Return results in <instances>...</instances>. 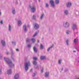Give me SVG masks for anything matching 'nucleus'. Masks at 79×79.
<instances>
[{
	"label": "nucleus",
	"instance_id": "obj_1",
	"mask_svg": "<svg viewBox=\"0 0 79 79\" xmlns=\"http://www.w3.org/2000/svg\"><path fill=\"white\" fill-rule=\"evenodd\" d=\"M30 66V62L29 61L25 62L24 64L25 69L26 71H27L29 67L28 66Z\"/></svg>",
	"mask_w": 79,
	"mask_h": 79
},
{
	"label": "nucleus",
	"instance_id": "obj_2",
	"mask_svg": "<svg viewBox=\"0 0 79 79\" xmlns=\"http://www.w3.org/2000/svg\"><path fill=\"white\" fill-rule=\"evenodd\" d=\"M4 60H5V61H6L7 63V64H12V62H11V61L9 60L8 59L4 58Z\"/></svg>",
	"mask_w": 79,
	"mask_h": 79
},
{
	"label": "nucleus",
	"instance_id": "obj_3",
	"mask_svg": "<svg viewBox=\"0 0 79 79\" xmlns=\"http://www.w3.org/2000/svg\"><path fill=\"white\" fill-rule=\"evenodd\" d=\"M30 8L31 9L32 12H34L35 11V6H33L31 7V6H30Z\"/></svg>",
	"mask_w": 79,
	"mask_h": 79
},
{
	"label": "nucleus",
	"instance_id": "obj_4",
	"mask_svg": "<svg viewBox=\"0 0 79 79\" xmlns=\"http://www.w3.org/2000/svg\"><path fill=\"white\" fill-rule=\"evenodd\" d=\"M50 3L51 5V6L52 7H55V5L54 4V1L53 0L50 1Z\"/></svg>",
	"mask_w": 79,
	"mask_h": 79
},
{
	"label": "nucleus",
	"instance_id": "obj_5",
	"mask_svg": "<svg viewBox=\"0 0 79 79\" xmlns=\"http://www.w3.org/2000/svg\"><path fill=\"white\" fill-rule=\"evenodd\" d=\"M64 26L65 27H68L69 26V24L68 22H65V24H64Z\"/></svg>",
	"mask_w": 79,
	"mask_h": 79
},
{
	"label": "nucleus",
	"instance_id": "obj_6",
	"mask_svg": "<svg viewBox=\"0 0 79 79\" xmlns=\"http://www.w3.org/2000/svg\"><path fill=\"white\" fill-rule=\"evenodd\" d=\"M34 27V28L36 29H38V28H39V25L38 24L36 23L35 24Z\"/></svg>",
	"mask_w": 79,
	"mask_h": 79
},
{
	"label": "nucleus",
	"instance_id": "obj_7",
	"mask_svg": "<svg viewBox=\"0 0 79 79\" xmlns=\"http://www.w3.org/2000/svg\"><path fill=\"white\" fill-rule=\"evenodd\" d=\"M18 77H19V74L16 73L14 76V79H17Z\"/></svg>",
	"mask_w": 79,
	"mask_h": 79
},
{
	"label": "nucleus",
	"instance_id": "obj_8",
	"mask_svg": "<svg viewBox=\"0 0 79 79\" xmlns=\"http://www.w3.org/2000/svg\"><path fill=\"white\" fill-rule=\"evenodd\" d=\"M76 27H77V26H76V24H73V26L72 27V28L73 30H74L76 28Z\"/></svg>",
	"mask_w": 79,
	"mask_h": 79
},
{
	"label": "nucleus",
	"instance_id": "obj_9",
	"mask_svg": "<svg viewBox=\"0 0 79 79\" xmlns=\"http://www.w3.org/2000/svg\"><path fill=\"white\" fill-rule=\"evenodd\" d=\"M67 6L68 7H70L71 6V3L70 2H68L66 4Z\"/></svg>",
	"mask_w": 79,
	"mask_h": 79
},
{
	"label": "nucleus",
	"instance_id": "obj_10",
	"mask_svg": "<svg viewBox=\"0 0 79 79\" xmlns=\"http://www.w3.org/2000/svg\"><path fill=\"white\" fill-rule=\"evenodd\" d=\"M1 43L3 46H5V41L2 40L1 41Z\"/></svg>",
	"mask_w": 79,
	"mask_h": 79
},
{
	"label": "nucleus",
	"instance_id": "obj_11",
	"mask_svg": "<svg viewBox=\"0 0 79 79\" xmlns=\"http://www.w3.org/2000/svg\"><path fill=\"white\" fill-rule=\"evenodd\" d=\"M7 73L8 74H10L11 73V70L9 69L7 70Z\"/></svg>",
	"mask_w": 79,
	"mask_h": 79
},
{
	"label": "nucleus",
	"instance_id": "obj_12",
	"mask_svg": "<svg viewBox=\"0 0 79 79\" xmlns=\"http://www.w3.org/2000/svg\"><path fill=\"white\" fill-rule=\"evenodd\" d=\"M23 29L25 32L27 31V29H26V25H24L23 26Z\"/></svg>",
	"mask_w": 79,
	"mask_h": 79
},
{
	"label": "nucleus",
	"instance_id": "obj_13",
	"mask_svg": "<svg viewBox=\"0 0 79 79\" xmlns=\"http://www.w3.org/2000/svg\"><path fill=\"white\" fill-rule=\"evenodd\" d=\"M46 58V57L45 56H41L40 57L41 60H45Z\"/></svg>",
	"mask_w": 79,
	"mask_h": 79
},
{
	"label": "nucleus",
	"instance_id": "obj_14",
	"mask_svg": "<svg viewBox=\"0 0 79 79\" xmlns=\"http://www.w3.org/2000/svg\"><path fill=\"white\" fill-rule=\"evenodd\" d=\"M19 26H21L22 24V23L21 21L20 20H19L18 22Z\"/></svg>",
	"mask_w": 79,
	"mask_h": 79
},
{
	"label": "nucleus",
	"instance_id": "obj_15",
	"mask_svg": "<svg viewBox=\"0 0 79 79\" xmlns=\"http://www.w3.org/2000/svg\"><path fill=\"white\" fill-rule=\"evenodd\" d=\"M49 74V73L48 72H46L45 73V76L46 77H48V75Z\"/></svg>",
	"mask_w": 79,
	"mask_h": 79
},
{
	"label": "nucleus",
	"instance_id": "obj_16",
	"mask_svg": "<svg viewBox=\"0 0 79 79\" xmlns=\"http://www.w3.org/2000/svg\"><path fill=\"white\" fill-rule=\"evenodd\" d=\"M33 49L35 52V53H37V48H35V47H34Z\"/></svg>",
	"mask_w": 79,
	"mask_h": 79
},
{
	"label": "nucleus",
	"instance_id": "obj_17",
	"mask_svg": "<svg viewBox=\"0 0 79 79\" xmlns=\"http://www.w3.org/2000/svg\"><path fill=\"white\" fill-rule=\"evenodd\" d=\"M60 1L59 0H56L55 1V3L56 4H58L59 3Z\"/></svg>",
	"mask_w": 79,
	"mask_h": 79
},
{
	"label": "nucleus",
	"instance_id": "obj_18",
	"mask_svg": "<svg viewBox=\"0 0 79 79\" xmlns=\"http://www.w3.org/2000/svg\"><path fill=\"white\" fill-rule=\"evenodd\" d=\"M9 31H11V26L10 25H9Z\"/></svg>",
	"mask_w": 79,
	"mask_h": 79
},
{
	"label": "nucleus",
	"instance_id": "obj_19",
	"mask_svg": "<svg viewBox=\"0 0 79 79\" xmlns=\"http://www.w3.org/2000/svg\"><path fill=\"white\" fill-rule=\"evenodd\" d=\"M65 15H68V11L67 10H65L64 11Z\"/></svg>",
	"mask_w": 79,
	"mask_h": 79
},
{
	"label": "nucleus",
	"instance_id": "obj_20",
	"mask_svg": "<svg viewBox=\"0 0 79 79\" xmlns=\"http://www.w3.org/2000/svg\"><path fill=\"white\" fill-rule=\"evenodd\" d=\"M53 47V45L50 48H48V52H49V50L51 48H52Z\"/></svg>",
	"mask_w": 79,
	"mask_h": 79
},
{
	"label": "nucleus",
	"instance_id": "obj_21",
	"mask_svg": "<svg viewBox=\"0 0 79 79\" xmlns=\"http://www.w3.org/2000/svg\"><path fill=\"white\" fill-rule=\"evenodd\" d=\"M78 42V40L77 39H75L74 40V43H76V42Z\"/></svg>",
	"mask_w": 79,
	"mask_h": 79
},
{
	"label": "nucleus",
	"instance_id": "obj_22",
	"mask_svg": "<svg viewBox=\"0 0 79 79\" xmlns=\"http://www.w3.org/2000/svg\"><path fill=\"white\" fill-rule=\"evenodd\" d=\"M31 40L32 42L33 43H34L35 42V39H32Z\"/></svg>",
	"mask_w": 79,
	"mask_h": 79
},
{
	"label": "nucleus",
	"instance_id": "obj_23",
	"mask_svg": "<svg viewBox=\"0 0 79 79\" xmlns=\"http://www.w3.org/2000/svg\"><path fill=\"white\" fill-rule=\"evenodd\" d=\"M33 63L34 65H36V64H37V62L36 61H34L33 62Z\"/></svg>",
	"mask_w": 79,
	"mask_h": 79
},
{
	"label": "nucleus",
	"instance_id": "obj_24",
	"mask_svg": "<svg viewBox=\"0 0 79 79\" xmlns=\"http://www.w3.org/2000/svg\"><path fill=\"white\" fill-rule=\"evenodd\" d=\"M12 13L14 15H15V9H13L12 10Z\"/></svg>",
	"mask_w": 79,
	"mask_h": 79
},
{
	"label": "nucleus",
	"instance_id": "obj_25",
	"mask_svg": "<svg viewBox=\"0 0 79 79\" xmlns=\"http://www.w3.org/2000/svg\"><path fill=\"white\" fill-rule=\"evenodd\" d=\"M40 48L41 49H43V48H44V46H43V45L41 44Z\"/></svg>",
	"mask_w": 79,
	"mask_h": 79
},
{
	"label": "nucleus",
	"instance_id": "obj_26",
	"mask_svg": "<svg viewBox=\"0 0 79 79\" xmlns=\"http://www.w3.org/2000/svg\"><path fill=\"white\" fill-rule=\"evenodd\" d=\"M33 60H37V58L35 57H33Z\"/></svg>",
	"mask_w": 79,
	"mask_h": 79
},
{
	"label": "nucleus",
	"instance_id": "obj_27",
	"mask_svg": "<svg viewBox=\"0 0 79 79\" xmlns=\"http://www.w3.org/2000/svg\"><path fill=\"white\" fill-rule=\"evenodd\" d=\"M32 19H35V15H33V17H32Z\"/></svg>",
	"mask_w": 79,
	"mask_h": 79
},
{
	"label": "nucleus",
	"instance_id": "obj_28",
	"mask_svg": "<svg viewBox=\"0 0 79 79\" xmlns=\"http://www.w3.org/2000/svg\"><path fill=\"white\" fill-rule=\"evenodd\" d=\"M37 32H36L35 33V34L33 35V37H35L37 35Z\"/></svg>",
	"mask_w": 79,
	"mask_h": 79
},
{
	"label": "nucleus",
	"instance_id": "obj_29",
	"mask_svg": "<svg viewBox=\"0 0 79 79\" xmlns=\"http://www.w3.org/2000/svg\"><path fill=\"white\" fill-rule=\"evenodd\" d=\"M44 14H42L40 17V19H42V18H43V17H44Z\"/></svg>",
	"mask_w": 79,
	"mask_h": 79
},
{
	"label": "nucleus",
	"instance_id": "obj_30",
	"mask_svg": "<svg viewBox=\"0 0 79 79\" xmlns=\"http://www.w3.org/2000/svg\"><path fill=\"white\" fill-rule=\"evenodd\" d=\"M61 60H59L58 61V63L59 64H61Z\"/></svg>",
	"mask_w": 79,
	"mask_h": 79
},
{
	"label": "nucleus",
	"instance_id": "obj_31",
	"mask_svg": "<svg viewBox=\"0 0 79 79\" xmlns=\"http://www.w3.org/2000/svg\"><path fill=\"white\" fill-rule=\"evenodd\" d=\"M69 31H66V33L67 34H69Z\"/></svg>",
	"mask_w": 79,
	"mask_h": 79
},
{
	"label": "nucleus",
	"instance_id": "obj_32",
	"mask_svg": "<svg viewBox=\"0 0 79 79\" xmlns=\"http://www.w3.org/2000/svg\"><path fill=\"white\" fill-rule=\"evenodd\" d=\"M29 41V39H27L26 40V42H28Z\"/></svg>",
	"mask_w": 79,
	"mask_h": 79
},
{
	"label": "nucleus",
	"instance_id": "obj_33",
	"mask_svg": "<svg viewBox=\"0 0 79 79\" xmlns=\"http://www.w3.org/2000/svg\"><path fill=\"white\" fill-rule=\"evenodd\" d=\"M48 6H49V5H48V4H47V3L46 4V7H48Z\"/></svg>",
	"mask_w": 79,
	"mask_h": 79
},
{
	"label": "nucleus",
	"instance_id": "obj_34",
	"mask_svg": "<svg viewBox=\"0 0 79 79\" xmlns=\"http://www.w3.org/2000/svg\"><path fill=\"white\" fill-rule=\"evenodd\" d=\"M68 40H66V44H67V45H68Z\"/></svg>",
	"mask_w": 79,
	"mask_h": 79
},
{
	"label": "nucleus",
	"instance_id": "obj_35",
	"mask_svg": "<svg viewBox=\"0 0 79 79\" xmlns=\"http://www.w3.org/2000/svg\"><path fill=\"white\" fill-rule=\"evenodd\" d=\"M35 67L36 68H38V66H36V65H35Z\"/></svg>",
	"mask_w": 79,
	"mask_h": 79
},
{
	"label": "nucleus",
	"instance_id": "obj_36",
	"mask_svg": "<svg viewBox=\"0 0 79 79\" xmlns=\"http://www.w3.org/2000/svg\"><path fill=\"white\" fill-rule=\"evenodd\" d=\"M12 44H16V43L15 42H12Z\"/></svg>",
	"mask_w": 79,
	"mask_h": 79
},
{
	"label": "nucleus",
	"instance_id": "obj_37",
	"mask_svg": "<svg viewBox=\"0 0 79 79\" xmlns=\"http://www.w3.org/2000/svg\"><path fill=\"white\" fill-rule=\"evenodd\" d=\"M41 73H43V72L44 71V69H41Z\"/></svg>",
	"mask_w": 79,
	"mask_h": 79
},
{
	"label": "nucleus",
	"instance_id": "obj_38",
	"mask_svg": "<svg viewBox=\"0 0 79 79\" xmlns=\"http://www.w3.org/2000/svg\"><path fill=\"white\" fill-rule=\"evenodd\" d=\"M27 46L28 47H31V45H29V44H28L27 45Z\"/></svg>",
	"mask_w": 79,
	"mask_h": 79
},
{
	"label": "nucleus",
	"instance_id": "obj_39",
	"mask_svg": "<svg viewBox=\"0 0 79 79\" xmlns=\"http://www.w3.org/2000/svg\"><path fill=\"white\" fill-rule=\"evenodd\" d=\"M0 23L1 24H3V21H1Z\"/></svg>",
	"mask_w": 79,
	"mask_h": 79
},
{
	"label": "nucleus",
	"instance_id": "obj_40",
	"mask_svg": "<svg viewBox=\"0 0 79 79\" xmlns=\"http://www.w3.org/2000/svg\"><path fill=\"white\" fill-rule=\"evenodd\" d=\"M35 76V73L33 74V76Z\"/></svg>",
	"mask_w": 79,
	"mask_h": 79
},
{
	"label": "nucleus",
	"instance_id": "obj_41",
	"mask_svg": "<svg viewBox=\"0 0 79 79\" xmlns=\"http://www.w3.org/2000/svg\"><path fill=\"white\" fill-rule=\"evenodd\" d=\"M16 51H19V50H18V49H16Z\"/></svg>",
	"mask_w": 79,
	"mask_h": 79
},
{
	"label": "nucleus",
	"instance_id": "obj_42",
	"mask_svg": "<svg viewBox=\"0 0 79 79\" xmlns=\"http://www.w3.org/2000/svg\"><path fill=\"white\" fill-rule=\"evenodd\" d=\"M1 71H2V70H0V74L1 73Z\"/></svg>",
	"mask_w": 79,
	"mask_h": 79
},
{
	"label": "nucleus",
	"instance_id": "obj_43",
	"mask_svg": "<svg viewBox=\"0 0 79 79\" xmlns=\"http://www.w3.org/2000/svg\"><path fill=\"white\" fill-rule=\"evenodd\" d=\"M37 41H38V43H39V40H38Z\"/></svg>",
	"mask_w": 79,
	"mask_h": 79
},
{
	"label": "nucleus",
	"instance_id": "obj_44",
	"mask_svg": "<svg viewBox=\"0 0 79 79\" xmlns=\"http://www.w3.org/2000/svg\"><path fill=\"white\" fill-rule=\"evenodd\" d=\"M1 15V12L0 11V16Z\"/></svg>",
	"mask_w": 79,
	"mask_h": 79
},
{
	"label": "nucleus",
	"instance_id": "obj_45",
	"mask_svg": "<svg viewBox=\"0 0 79 79\" xmlns=\"http://www.w3.org/2000/svg\"><path fill=\"white\" fill-rule=\"evenodd\" d=\"M73 52H76V51H74Z\"/></svg>",
	"mask_w": 79,
	"mask_h": 79
},
{
	"label": "nucleus",
	"instance_id": "obj_46",
	"mask_svg": "<svg viewBox=\"0 0 79 79\" xmlns=\"http://www.w3.org/2000/svg\"><path fill=\"white\" fill-rule=\"evenodd\" d=\"M13 66H14V64H13Z\"/></svg>",
	"mask_w": 79,
	"mask_h": 79
},
{
	"label": "nucleus",
	"instance_id": "obj_47",
	"mask_svg": "<svg viewBox=\"0 0 79 79\" xmlns=\"http://www.w3.org/2000/svg\"><path fill=\"white\" fill-rule=\"evenodd\" d=\"M32 69H31V70H30V71H32Z\"/></svg>",
	"mask_w": 79,
	"mask_h": 79
},
{
	"label": "nucleus",
	"instance_id": "obj_48",
	"mask_svg": "<svg viewBox=\"0 0 79 79\" xmlns=\"http://www.w3.org/2000/svg\"><path fill=\"white\" fill-rule=\"evenodd\" d=\"M7 54H8V53L7 52Z\"/></svg>",
	"mask_w": 79,
	"mask_h": 79
},
{
	"label": "nucleus",
	"instance_id": "obj_49",
	"mask_svg": "<svg viewBox=\"0 0 79 79\" xmlns=\"http://www.w3.org/2000/svg\"><path fill=\"white\" fill-rule=\"evenodd\" d=\"M63 69H62V71H63Z\"/></svg>",
	"mask_w": 79,
	"mask_h": 79
},
{
	"label": "nucleus",
	"instance_id": "obj_50",
	"mask_svg": "<svg viewBox=\"0 0 79 79\" xmlns=\"http://www.w3.org/2000/svg\"><path fill=\"white\" fill-rule=\"evenodd\" d=\"M39 0V2H40V0Z\"/></svg>",
	"mask_w": 79,
	"mask_h": 79
},
{
	"label": "nucleus",
	"instance_id": "obj_51",
	"mask_svg": "<svg viewBox=\"0 0 79 79\" xmlns=\"http://www.w3.org/2000/svg\"><path fill=\"white\" fill-rule=\"evenodd\" d=\"M78 63H79V61H78Z\"/></svg>",
	"mask_w": 79,
	"mask_h": 79
}]
</instances>
